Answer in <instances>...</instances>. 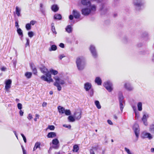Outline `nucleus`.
I'll list each match as a JSON object with an SVG mask.
<instances>
[{"instance_id":"obj_1","label":"nucleus","mask_w":154,"mask_h":154,"mask_svg":"<svg viewBox=\"0 0 154 154\" xmlns=\"http://www.w3.org/2000/svg\"><path fill=\"white\" fill-rule=\"evenodd\" d=\"M40 70L42 72L45 74V75H43L41 77V79L48 83L53 82V80L51 78V74L49 73L48 69L45 67L41 68Z\"/></svg>"},{"instance_id":"obj_2","label":"nucleus","mask_w":154,"mask_h":154,"mask_svg":"<svg viewBox=\"0 0 154 154\" xmlns=\"http://www.w3.org/2000/svg\"><path fill=\"white\" fill-rule=\"evenodd\" d=\"M96 10L95 5H92L90 6L89 8H82L81 10L82 14L85 16H87L90 13H93Z\"/></svg>"},{"instance_id":"obj_3","label":"nucleus","mask_w":154,"mask_h":154,"mask_svg":"<svg viewBox=\"0 0 154 154\" xmlns=\"http://www.w3.org/2000/svg\"><path fill=\"white\" fill-rule=\"evenodd\" d=\"M54 79L55 80V82L54 83V85L57 87V89L58 91H61L62 87L60 85H62L65 84L64 81L61 79L59 77L57 76L54 77Z\"/></svg>"},{"instance_id":"obj_4","label":"nucleus","mask_w":154,"mask_h":154,"mask_svg":"<svg viewBox=\"0 0 154 154\" xmlns=\"http://www.w3.org/2000/svg\"><path fill=\"white\" fill-rule=\"evenodd\" d=\"M76 64L79 70H83L85 66V59L83 57H79L77 58Z\"/></svg>"},{"instance_id":"obj_5","label":"nucleus","mask_w":154,"mask_h":154,"mask_svg":"<svg viewBox=\"0 0 154 154\" xmlns=\"http://www.w3.org/2000/svg\"><path fill=\"white\" fill-rule=\"evenodd\" d=\"M103 85L106 90L109 92H111L112 90V83L109 81H107L104 82Z\"/></svg>"},{"instance_id":"obj_6","label":"nucleus","mask_w":154,"mask_h":154,"mask_svg":"<svg viewBox=\"0 0 154 154\" xmlns=\"http://www.w3.org/2000/svg\"><path fill=\"white\" fill-rule=\"evenodd\" d=\"M133 129L134 132L135 134L137 137L135 142L137 141L138 140V138L139 137L140 130L139 128V125L137 124H135L133 126Z\"/></svg>"},{"instance_id":"obj_7","label":"nucleus","mask_w":154,"mask_h":154,"mask_svg":"<svg viewBox=\"0 0 154 154\" xmlns=\"http://www.w3.org/2000/svg\"><path fill=\"white\" fill-rule=\"evenodd\" d=\"M141 137L142 138H147L150 140L152 139L153 136L149 133L143 132L141 133Z\"/></svg>"},{"instance_id":"obj_8","label":"nucleus","mask_w":154,"mask_h":154,"mask_svg":"<svg viewBox=\"0 0 154 154\" xmlns=\"http://www.w3.org/2000/svg\"><path fill=\"white\" fill-rule=\"evenodd\" d=\"M149 117V114L146 113H144L142 117L141 118V120L143 122V124L145 126L148 125V123L147 122V120Z\"/></svg>"},{"instance_id":"obj_9","label":"nucleus","mask_w":154,"mask_h":154,"mask_svg":"<svg viewBox=\"0 0 154 154\" xmlns=\"http://www.w3.org/2000/svg\"><path fill=\"white\" fill-rule=\"evenodd\" d=\"M133 3L137 9L141 7L143 5L141 0H133Z\"/></svg>"},{"instance_id":"obj_10","label":"nucleus","mask_w":154,"mask_h":154,"mask_svg":"<svg viewBox=\"0 0 154 154\" xmlns=\"http://www.w3.org/2000/svg\"><path fill=\"white\" fill-rule=\"evenodd\" d=\"M12 81L11 79H8L5 81V88L7 91L11 87Z\"/></svg>"},{"instance_id":"obj_11","label":"nucleus","mask_w":154,"mask_h":154,"mask_svg":"<svg viewBox=\"0 0 154 154\" xmlns=\"http://www.w3.org/2000/svg\"><path fill=\"white\" fill-rule=\"evenodd\" d=\"M90 49L93 57L95 58L97 57V55L95 47L94 45H91Z\"/></svg>"},{"instance_id":"obj_12","label":"nucleus","mask_w":154,"mask_h":154,"mask_svg":"<svg viewBox=\"0 0 154 154\" xmlns=\"http://www.w3.org/2000/svg\"><path fill=\"white\" fill-rule=\"evenodd\" d=\"M59 141L57 139H53L52 141V143L54 145L53 147L54 149H57L59 147Z\"/></svg>"},{"instance_id":"obj_13","label":"nucleus","mask_w":154,"mask_h":154,"mask_svg":"<svg viewBox=\"0 0 154 154\" xmlns=\"http://www.w3.org/2000/svg\"><path fill=\"white\" fill-rule=\"evenodd\" d=\"M91 84L89 82H87L84 84V88L86 91H89L91 88Z\"/></svg>"},{"instance_id":"obj_14","label":"nucleus","mask_w":154,"mask_h":154,"mask_svg":"<svg viewBox=\"0 0 154 154\" xmlns=\"http://www.w3.org/2000/svg\"><path fill=\"white\" fill-rule=\"evenodd\" d=\"M108 9L106 5L103 4L102 5L100 10L102 14H104L108 10Z\"/></svg>"},{"instance_id":"obj_15","label":"nucleus","mask_w":154,"mask_h":154,"mask_svg":"<svg viewBox=\"0 0 154 154\" xmlns=\"http://www.w3.org/2000/svg\"><path fill=\"white\" fill-rule=\"evenodd\" d=\"M81 3L83 5H91V2L89 0H81Z\"/></svg>"},{"instance_id":"obj_16","label":"nucleus","mask_w":154,"mask_h":154,"mask_svg":"<svg viewBox=\"0 0 154 154\" xmlns=\"http://www.w3.org/2000/svg\"><path fill=\"white\" fill-rule=\"evenodd\" d=\"M124 86L125 89L129 91H132L133 88L131 85L128 83H125L124 85Z\"/></svg>"},{"instance_id":"obj_17","label":"nucleus","mask_w":154,"mask_h":154,"mask_svg":"<svg viewBox=\"0 0 154 154\" xmlns=\"http://www.w3.org/2000/svg\"><path fill=\"white\" fill-rule=\"evenodd\" d=\"M95 83L99 85H101L102 84V80L99 77H96L95 79Z\"/></svg>"},{"instance_id":"obj_18","label":"nucleus","mask_w":154,"mask_h":154,"mask_svg":"<svg viewBox=\"0 0 154 154\" xmlns=\"http://www.w3.org/2000/svg\"><path fill=\"white\" fill-rule=\"evenodd\" d=\"M74 118L76 120H79L80 119L81 117V114L80 112H76L74 114Z\"/></svg>"},{"instance_id":"obj_19","label":"nucleus","mask_w":154,"mask_h":154,"mask_svg":"<svg viewBox=\"0 0 154 154\" xmlns=\"http://www.w3.org/2000/svg\"><path fill=\"white\" fill-rule=\"evenodd\" d=\"M73 14L75 18H78L80 17V14L76 10H73Z\"/></svg>"},{"instance_id":"obj_20","label":"nucleus","mask_w":154,"mask_h":154,"mask_svg":"<svg viewBox=\"0 0 154 154\" xmlns=\"http://www.w3.org/2000/svg\"><path fill=\"white\" fill-rule=\"evenodd\" d=\"M30 66L33 71V74L35 75L37 73V71L34 65L33 64H31L30 65Z\"/></svg>"},{"instance_id":"obj_21","label":"nucleus","mask_w":154,"mask_h":154,"mask_svg":"<svg viewBox=\"0 0 154 154\" xmlns=\"http://www.w3.org/2000/svg\"><path fill=\"white\" fill-rule=\"evenodd\" d=\"M56 134L54 132H51L49 133L47 135L48 138H53L56 136Z\"/></svg>"},{"instance_id":"obj_22","label":"nucleus","mask_w":154,"mask_h":154,"mask_svg":"<svg viewBox=\"0 0 154 154\" xmlns=\"http://www.w3.org/2000/svg\"><path fill=\"white\" fill-rule=\"evenodd\" d=\"M58 109L60 113L61 114H63L65 112V109L63 107L61 106H59L58 107Z\"/></svg>"},{"instance_id":"obj_23","label":"nucleus","mask_w":154,"mask_h":154,"mask_svg":"<svg viewBox=\"0 0 154 154\" xmlns=\"http://www.w3.org/2000/svg\"><path fill=\"white\" fill-rule=\"evenodd\" d=\"M51 8L52 11L54 12L57 11L59 10V8L56 5H53L51 6Z\"/></svg>"},{"instance_id":"obj_24","label":"nucleus","mask_w":154,"mask_h":154,"mask_svg":"<svg viewBox=\"0 0 154 154\" xmlns=\"http://www.w3.org/2000/svg\"><path fill=\"white\" fill-rule=\"evenodd\" d=\"M40 143L39 142H37L35 143L34 147L33 148V150L35 151L37 148H40Z\"/></svg>"},{"instance_id":"obj_25","label":"nucleus","mask_w":154,"mask_h":154,"mask_svg":"<svg viewBox=\"0 0 154 154\" xmlns=\"http://www.w3.org/2000/svg\"><path fill=\"white\" fill-rule=\"evenodd\" d=\"M17 32L18 34L21 36V39L23 37V31L21 29L19 28L17 29Z\"/></svg>"},{"instance_id":"obj_26","label":"nucleus","mask_w":154,"mask_h":154,"mask_svg":"<svg viewBox=\"0 0 154 154\" xmlns=\"http://www.w3.org/2000/svg\"><path fill=\"white\" fill-rule=\"evenodd\" d=\"M72 28L71 26L70 25H68L66 28V30L69 33L72 32Z\"/></svg>"},{"instance_id":"obj_27","label":"nucleus","mask_w":154,"mask_h":154,"mask_svg":"<svg viewBox=\"0 0 154 154\" xmlns=\"http://www.w3.org/2000/svg\"><path fill=\"white\" fill-rule=\"evenodd\" d=\"M142 103L141 102H138L137 104L138 109L139 111H141L142 110Z\"/></svg>"},{"instance_id":"obj_28","label":"nucleus","mask_w":154,"mask_h":154,"mask_svg":"<svg viewBox=\"0 0 154 154\" xmlns=\"http://www.w3.org/2000/svg\"><path fill=\"white\" fill-rule=\"evenodd\" d=\"M57 47L55 45H52L51 47L49 48V51H54L57 50Z\"/></svg>"},{"instance_id":"obj_29","label":"nucleus","mask_w":154,"mask_h":154,"mask_svg":"<svg viewBox=\"0 0 154 154\" xmlns=\"http://www.w3.org/2000/svg\"><path fill=\"white\" fill-rule=\"evenodd\" d=\"M149 130L152 133L154 134V124H151L149 126Z\"/></svg>"},{"instance_id":"obj_30","label":"nucleus","mask_w":154,"mask_h":154,"mask_svg":"<svg viewBox=\"0 0 154 154\" xmlns=\"http://www.w3.org/2000/svg\"><path fill=\"white\" fill-rule=\"evenodd\" d=\"M79 150V147L77 145H75L73 146L72 151L74 152H77Z\"/></svg>"},{"instance_id":"obj_31","label":"nucleus","mask_w":154,"mask_h":154,"mask_svg":"<svg viewBox=\"0 0 154 154\" xmlns=\"http://www.w3.org/2000/svg\"><path fill=\"white\" fill-rule=\"evenodd\" d=\"M25 75L27 79H29L31 78L32 73L31 72H27L25 73Z\"/></svg>"},{"instance_id":"obj_32","label":"nucleus","mask_w":154,"mask_h":154,"mask_svg":"<svg viewBox=\"0 0 154 154\" xmlns=\"http://www.w3.org/2000/svg\"><path fill=\"white\" fill-rule=\"evenodd\" d=\"M62 18L60 14H56L54 16V18L55 19L60 20Z\"/></svg>"},{"instance_id":"obj_33","label":"nucleus","mask_w":154,"mask_h":154,"mask_svg":"<svg viewBox=\"0 0 154 154\" xmlns=\"http://www.w3.org/2000/svg\"><path fill=\"white\" fill-rule=\"evenodd\" d=\"M49 72V73L50 72L51 73L54 75H57L58 73V72L57 70H54L53 69H50Z\"/></svg>"},{"instance_id":"obj_34","label":"nucleus","mask_w":154,"mask_h":154,"mask_svg":"<svg viewBox=\"0 0 154 154\" xmlns=\"http://www.w3.org/2000/svg\"><path fill=\"white\" fill-rule=\"evenodd\" d=\"M51 30L53 33L56 35L57 33V32L55 31V27L54 26V23H52L51 24Z\"/></svg>"},{"instance_id":"obj_35","label":"nucleus","mask_w":154,"mask_h":154,"mask_svg":"<svg viewBox=\"0 0 154 154\" xmlns=\"http://www.w3.org/2000/svg\"><path fill=\"white\" fill-rule=\"evenodd\" d=\"M16 14L18 16H20V9L17 6L16 8Z\"/></svg>"},{"instance_id":"obj_36","label":"nucleus","mask_w":154,"mask_h":154,"mask_svg":"<svg viewBox=\"0 0 154 154\" xmlns=\"http://www.w3.org/2000/svg\"><path fill=\"white\" fill-rule=\"evenodd\" d=\"M95 104L98 109H100L101 108V106L100 103L98 101H95Z\"/></svg>"},{"instance_id":"obj_37","label":"nucleus","mask_w":154,"mask_h":154,"mask_svg":"<svg viewBox=\"0 0 154 154\" xmlns=\"http://www.w3.org/2000/svg\"><path fill=\"white\" fill-rule=\"evenodd\" d=\"M68 119L70 122H74L75 121V119L74 117L72 116H69Z\"/></svg>"},{"instance_id":"obj_38","label":"nucleus","mask_w":154,"mask_h":154,"mask_svg":"<svg viewBox=\"0 0 154 154\" xmlns=\"http://www.w3.org/2000/svg\"><path fill=\"white\" fill-rule=\"evenodd\" d=\"M64 113L67 116L71 114V111L69 109L65 110Z\"/></svg>"},{"instance_id":"obj_39","label":"nucleus","mask_w":154,"mask_h":154,"mask_svg":"<svg viewBox=\"0 0 154 154\" xmlns=\"http://www.w3.org/2000/svg\"><path fill=\"white\" fill-rule=\"evenodd\" d=\"M31 26L30 24L29 23H27L26 25V28L27 30H29L31 29Z\"/></svg>"},{"instance_id":"obj_40","label":"nucleus","mask_w":154,"mask_h":154,"mask_svg":"<svg viewBox=\"0 0 154 154\" xmlns=\"http://www.w3.org/2000/svg\"><path fill=\"white\" fill-rule=\"evenodd\" d=\"M125 149L126 152L128 154H133L129 149L126 147H125Z\"/></svg>"},{"instance_id":"obj_41","label":"nucleus","mask_w":154,"mask_h":154,"mask_svg":"<svg viewBox=\"0 0 154 154\" xmlns=\"http://www.w3.org/2000/svg\"><path fill=\"white\" fill-rule=\"evenodd\" d=\"M124 97L122 95H120L119 97V102L123 103Z\"/></svg>"},{"instance_id":"obj_42","label":"nucleus","mask_w":154,"mask_h":154,"mask_svg":"<svg viewBox=\"0 0 154 154\" xmlns=\"http://www.w3.org/2000/svg\"><path fill=\"white\" fill-rule=\"evenodd\" d=\"M28 34V36L31 38H32L34 35L33 32L32 31L29 32Z\"/></svg>"},{"instance_id":"obj_43","label":"nucleus","mask_w":154,"mask_h":154,"mask_svg":"<svg viewBox=\"0 0 154 154\" xmlns=\"http://www.w3.org/2000/svg\"><path fill=\"white\" fill-rule=\"evenodd\" d=\"M48 128L51 130H53L55 128V127L53 125H49L48 127Z\"/></svg>"},{"instance_id":"obj_44","label":"nucleus","mask_w":154,"mask_h":154,"mask_svg":"<svg viewBox=\"0 0 154 154\" xmlns=\"http://www.w3.org/2000/svg\"><path fill=\"white\" fill-rule=\"evenodd\" d=\"M26 42L25 44V47H26L27 46H29V38H26Z\"/></svg>"},{"instance_id":"obj_45","label":"nucleus","mask_w":154,"mask_h":154,"mask_svg":"<svg viewBox=\"0 0 154 154\" xmlns=\"http://www.w3.org/2000/svg\"><path fill=\"white\" fill-rule=\"evenodd\" d=\"M119 103L120 110L122 112L124 108V106L123 104V103L119 102Z\"/></svg>"},{"instance_id":"obj_46","label":"nucleus","mask_w":154,"mask_h":154,"mask_svg":"<svg viewBox=\"0 0 154 154\" xmlns=\"http://www.w3.org/2000/svg\"><path fill=\"white\" fill-rule=\"evenodd\" d=\"M90 91L89 92V94L90 96L92 97L94 94V90L92 88H91L90 90Z\"/></svg>"},{"instance_id":"obj_47","label":"nucleus","mask_w":154,"mask_h":154,"mask_svg":"<svg viewBox=\"0 0 154 154\" xmlns=\"http://www.w3.org/2000/svg\"><path fill=\"white\" fill-rule=\"evenodd\" d=\"M22 104L20 103H18L17 105V106L18 109L20 110H21L22 108Z\"/></svg>"},{"instance_id":"obj_48","label":"nucleus","mask_w":154,"mask_h":154,"mask_svg":"<svg viewBox=\"0 0 154 154\" xmlns=\"http://www.w3.org/2000/svg\"><path fill=\"white\" fill-rule=\"evenodd\" d=\"M32 118H33V117H32V115L31 114H30V113L29 114H28V116H27V119L29 120H30Z\"/></svg>"},{"instance_id":"obj_49","label":"nucleus","mask_w":154,"mask_h":154,"mask_svg":"<svg viewBox=\"0 0 154 154\" xmlns=\"http://www.w3.org/2000/svg\"><path fill=\"white\" fill-rule=\"evenodd\" d=\"M43 5L42 4H41L40 5V10H41V11L43 13L44 12V9L43 8Z\"/></svg>"},{"instance_id":"obj_50","label":"nucleus","mask_w":154,"mask_h":154,"mask_svg":"<svg viewBox=\"0 0 154 154\" xmlns=\"http://www.w3.org/2000/svg\"><path fill=\"white\" fill-rule=\"evenodd\" d=\"M21 136L23 137V140H24V142L25 143H26V138L24 136L23 134H21Z\"/></svg>"},{"instance_id":"obj_51","label":"nucleus","mask_w":154,"mask_h":154,"mask_svg":"<svg viewBox=\"0 0 154 154\" xmlns=\"http://www.w3.org/2000/svg\"><path fill=\"white\" fill-rule=\"evenodd\" d=\"M35 116L36 118L34 119V120L35 122H36L37 121V119H39V115L37 114H36L35 115Z\"/></svg>"},{"instance_id":"obj_52","label":"nucleus","mask_w":154,"mask_h":154,"mask_svg":"<svg viewBox=\"0 0 154 154\" xmlns=\"http://www.w3.org/2000/svg\"><path fill=\"white\" fill-rule=\"evenodd\" d=\"M36 23V21L35 20H32L30 22V25H34Z\"/></svg>"},{"instance_id":"obj_53","label":"nucleus","mask_w":154,"mask_h":154,"mask_svg":"<svg viewBox=\"0 0 154 154\" xmlns=\"http://www.w3.org/2000/svg\"><path fill=\"white\" fill-rule=\"evenodd\" d=\"M135 117L137 118V119H138L139 117V113L138 112H135Z\"/></svg>"},{"instance_id":"obj_54","label":"nucleus","mask_w":154,"mask_h":154,"mask_svg":"<svg viewBox=\"0 0 154 154\" xmlns=\"http://www.w3.org/2000/svg\"><path fill=\"white\" fill-rule=\"evenodd\" d=\"M63 126L64 127L68 128L69 129H70L71 128V126L70 125H63Z\"/></svg>"},{"instance_id":"obj_55","label":"nucleus","mask_w":154,"mask_h":154,"mask_svg":"<svg viewBox=\"0 0 154 154\" xmlns=\"http://www.w3.org/2000/svg\"><path fill=\"white\" fill-rule=\"evenodd\" d=\"M15 26L17 29L19 28V25L18 24V23L17 21H16L15 22Z\"/></svg>"},{"instance_id":"obj_56","label":"nucleus","mask_w":154,"mask_h":154,"mask_svg":"<svg viewBox=\"0 0 154 154\" xmlns=\"http://www.w3.org/2000/svg\"><path fill=\"white\" fill-rule=\"evenodd\" d=\"M59 46L62 48H63L64 47V45L63 43H60L59 45Z\"/></svg>"},{"instance_id":"obj_57","label":"nucleus","mask_w":154,"mask_h":154,"mask_svg":"<svg viewBox=\"0 0 154 154\" xmlns=\"http://www.w3.org/2000/svg\"><path fill=\"white\" fill-rule=\"evenodd\" d=\"M65 57V56L63 54L60 55L59 56V58L61 60L63 58Z\"/></svg>"},{"instance_id":"obj_58","label":"nucleus","mask_w":154,"mask_h":154,"mask_svg":"<svg viewBox=\"0 0 154 154\" xmlns=\"http://www.w3.org/2000/svg\"><path fill=\"white\" fill-rule=\"evenodd\" d=\"M19 113L20 116H22L23 115V112L21 110H20Z\"/></svg>"},{"instance_id":"obj_59","label":"nucleus","mask_w":154,"mask_h":154,"mask_svg":"<svg viewBox=\"0 0 154 154\" xmlns=\"http://www.w3.org/2000/svg\"><path fill=\"white\" fill-rule=\"evenodd\" d=\"M107 122L110 125H112L113 124V123H112V121L110 120H107Z\"/></svg>"},{"instance_id":"obj_60","label":"nucleus","mask_w":154,"mask_h":154,"mask_svg":"<svg viewBox=\"0 0 154 154\" xmlns=\"http://www.w3.org/2000/svg\"><path fill=\"white\" fill-rule=\"evenodd\" d=\"M90 154H95L94 152L92 149H91L90 150Z\"/></svg>"},{"instance_id":"obj_61","label":"nucleus","mask_w":154,"mask_h":154,"mask_svg":"<svg viewBox=\"0 0 154 154\" xmlns=\"http://www.w3.org/2000/svg\"><path fill=\"white\" fill-rule=\"evenodd\" d=\"M69 18L70 20H72L73 18V15H70L69 17Z\"/></svg>"},{"instance_id":"obj_62","label":"nucleus","mask_w":154,"mask_h":154,"mask_svg":"<svg viewBox=\"0 0 154 154\" xmlns=\"http://www.w3.org/2000/svg\"><path fill=\"white\" fill-rule=\"evenodd\" d=\"M47 105V103L45 102H43L42 104V106L43 107H45Z\"/></svg>"},{"instance_id":"obj_63","label":"nucleus","mask_w":154,"mask_h":154,"mask_svg":"<svg viewBox=\"0 0 154 154\" xmlns=\"http://www.w3.org/2000/svg\"><path fill=\"white\" fill-rule=\"evenodd\" d=\"M22 149H23V154H26V151H25V150H24V149L23 147V146H22Z\"/></svg>"},{"instance_id":"obj_64","label":"nucleus","mask_w":154,"mask_h":154,"mask_svg":"<svg viewBox=\"0 0 154 154\" xmlns=\"http://www.w3.org/2000/svg\"><path fill=\"white\" fill-rule=\"evenodd\" d=\"M1 69L2 71H5L6 69V68L5 67H3L1 68Z\"/></svg>"}]
</instances>
